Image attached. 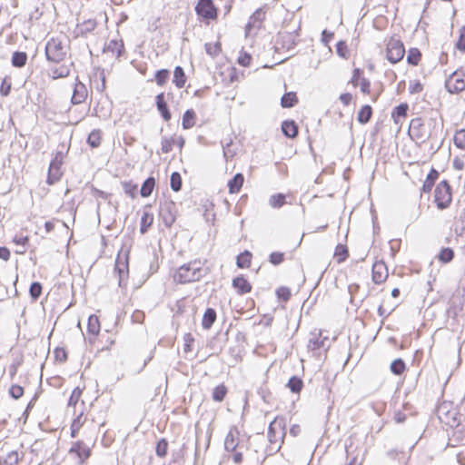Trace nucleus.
Here are the masks:
<instances>
[{"instance_id": "obj_1", "label": "nucleus", "mask_w": 465, "mask_h": 465, "mask_svg": "<svg viewBox=\"0 0 465 465\" xmlns=\"http://www.w3.org/2000/svg\"><path fill=\"white\" fill-rule=\"evenodd\" d=\"M205 274L202 268L201 262L193 261L179 267L173 278L174 281L184 284L192 282L200 281Z\"/></svg>"}, {"instance_id": "obj_2", "label": "nucleus", "mask_w": 465, "mask_h": 465, "mask_svg": "<svg viewBox=\"0 0 465 465\" xmlns=\"http://www.w3.org/2000/svg\"><path fill=\"white\" fill-rule=\"evenodd\" d=\"M69 51V46L64 45L59 38H51L45 45V54L46 60L53 64L62 63Z\"/></svg>"}, {"instance_id": "obj_3", "label": "nucleus", "mask_w": 465, "mask_h": 465, "mask_svg": "<svg viewBox=\"0 0 465 465\" xmlns=\"http://www.w3.org/2000/svg\"><path fill=\"white\" fill-rule=\"evenodd\" d=\"M268 440L271 444L279 443L276 451L281 449L285 436V420L283 418L276 417L269 425Z\"/></svg>"}, {"instance_id": "obj_4", "label": "nucleus", "mask_w": 465, "mask_h": 465, "mask_svg": "<svg viewBox=\"0 0 465 465\" xmlns=\"http://www.w3.org/2000/svg\"><path fill=\"white\" fill-rule=\"evenodd\" d=\"M434 198L437 207L440 210L446 209L451 203V188L448 181H441L435 189Z\"/></svg>"}, {"instance_id": "obj_5", "label": "nucleus", "mask_w": 465, "mask_h": 465, "mask_svg": "<svg viewBox=\"0 0 465 465\" xmlns=\"http://www.w3.org/2000/svg\"><path fill=\"white\" fill-rule=\"evenodd\" d=\"M445 87L450 94H459L465 90V70L454 71L445 81Z\"/></svg>"}, {"instance_id": "obj_6", "label": "nucleus", "mask_w": 465, "mask_h": 465, "mask_svg": "<svg viewBox=\"0 0 465 465\" xmlns=\"http://www.w3.org/2000/svg\"><path fill=\"white\" fill-rule=\"evenodd\" d=\"M177 213V206L174 202L171 200L160 202L159 215L166 227H171L174 223Z\"/></svg>"}, {"instance_id": "obj_7", "label": "nucleus", "mask_w": 465, "mask_h": 465, "mask_svg": "<svg viewBox=\"0 0 465 465\" xmlns=\"http://www.w3.org/2000/svg\"><path fill=\"white\" fill-rule=\"evenodd\" d=\"M129 253L128 252L122 254L118 253L115 260L114 272L118 274V285L120 287L126 286V280L129 274Z\"/></svg>"}, {"instance_id": "obj_8", "label": "nucleus", "mask_w": 465, "mask_h": 465, "mask_svg": "<svg viewBox=\"0 0 465 465\" xmlns=\"http://www.w3.org/2000/svg\"><path fill=\"white\" fill-rule=\"evenodd\" d=\"M405 54L402 42L397 38H391L387 45V58L391 64L400 62Z\"/></svg>"}, {"instance_id": "obj_9", "label": "nucleus", "mask_w": 465, "mask_h": 465, "mask_svg": "<svg viewBox=\"0 0 465 465\" xmlns=\"http://www.w3.org/2000/svg\"><path fill=\"white\" fill-rule=\"evenodd\" d=\"M195 12L199 16L206 20H214L218 15V9L215 7L213 0H198Z\"/></svg>"}, {"instance_id": "obj_10", "label": "nucleus", "mask_w": 465, "mask_h": 465, "mask_svg": "<svg viewBox=\"0 0 465 465\" xmlns=\"http://www.w3.org/2000/svg\"><path fill=\"white\" fill-rule=\"evenodd\" d=\"M64 153L62 152H57L54 158L51 161L46 180L48 184H54L60 180L63 174L61 171Z\"/></svg>"}, {"instance_id": "obj_11", "label": "nucleus", "mask_w": 465, "mask_h": 465, "mask_svg": "<svg viewBox=\"0 0 465 465\" xmlns=\"http://www.w3.org/2000/svg\"><path fill=\"white\" fill-rule=\"evenodd\" d=\"M409 134L412 139L420 142H425L430 136V134L425 132L421 118H414L411 121Z\"/></svg>"}, {"instance_id": "obj_12", "label": "nucleus", "mask_w": 465, "mask_h": 465, "mask_svg": "<svg viewBox=\"0 0 465 465\" xmlns=\"http://www.w3.org/2000/svg\"><path fill=\"white\" fill-rule=\"evenodd\" d=\"M388 269L384 262H376L372 265V281L380 284L388 278Z\"/></svg>"}, {"instance_id": "obj_13", "label": "nucleus", "mask_w": 465, "mask_h": 465, "mask_svg": "<svg viewBox=\"0 0 465 465\" xmlns=\"http://www.w3.org/2000/svg\"><path fill=\"white\" fill-rule=\"evenodd\" d=\"M87 88L85 84L76 78V83L74 84L73 95L71 97V102L73 104H80L84 103L87 97Z\"/></svg>"}, {"instance_id": "obj_14", "label": "nucleus", "mask_w": 465, "mask_h": 465, "mask_svg": "<svg viewBox=\"0 0 465 465\" xmlns=\"http://www.w3.org/2000/svg\"><path fill=\"white\" fill-rule=\"evenodd\" d=\"M238 436V429L235 426L232 427L229 432L227 433L224 440V449L227 451H235L239 444Z\"/></svg>"}, {"instance_id": "obj_15", "label": "nucleus", "mask_w": 465, "mask_h": 465, "mask_svg": "<svg viewBox=\"0 0 465 465\" xmlns=\"http://www.w3.org/2000/svg\"><path fill=\"white\" fill-rule=\"evenodd\" d=\"M155 104L157 110L162 115L163 119L166 122L170 121L172 114L165 101L164 93H160L156 95Z\"/></svg>"}, {"instance_id": "obj_16", "label": "nucleus", "mask_w": 465, "mask_h": 465, "mask_svg": "<svg viewBox=\"0 0 465 465\" xmlns=\"http://www.w3.org/2000/svg\"><path fill=\"white\" fill-rule=\"evenodd\" d=\"M297 37V31L283 32L279 34V38L281 39L282 47L287 48L288 50H291L296 46L298 44Z\"/></svg>"}, {"instance_id": "obj_17", "label": "nucleus", "mask_w": 465, "mask_h": 465, "mask_svg": "<svg viewBox=\"0 0 465 465\" xmlns=\"http://www.w3.org/2000/svg\"><path fill=\"white\" fill-rule=\"evenodd\" d=\"M184 143L185 141L182 136H179L178 138H167L166 136H163L161 142V150L163 153H168L172 151L173 145L176 144L179 148H183Z\"/></svg>"}, {"instance_id": "obj_18", "label": "nucleus", "mask_w": 465, "mask_h": 465, "mask_svg": "<svg viewBox=\"0 0 465 465\" xmlns=\"http://www.w3.org/2000/svg\"><path fill=\"white\" fill-rule=\"evenodd\" d=\"M232 287L240 295L248 293L252 291L251 283L242 276H237L232 280Z\"/></svg>"}, {"instance_id": "obj_19", "label": "nucleus", "mask_w": 465, "mask_h": 465, "mask_svg": "<svg viewBox=\"0 0 465 465\" xmlns=\"http://www.w3.org/2000/svg\"><path fill=\"white\" fill-rule=\"evenodd\" d=\"M70 452L76 453V455L82 461L88 459L89 456L91 455V450L89 447L86 446L83 441L74 442L70 449Z\"/></svg>"}, {"instance_id": "obj_20", "label": "nucleus", "mask_w": 465, "mask_h": 465, "mask_svg": "<svg viewBox=\"0 0 465 465\" xmlns=\"http://www.w3.org/2000/svg\"><path fill=\"white\" fill-rule=\"evenodd\" d=\"M124 51V46L122 41L111 40L104 48L106 54L111 53L116 58L120 57Z\"/></svg>"}, {"instance_id": "obj_21", "label": "nucleus", "mask_w": 465, "mask_h": 465, "mask_svg": "<svg viewBox=\"0 0 465 465\" xmlns=\"http://www.w3.org/2000/svg\"><path fill=\"white\" fill-rule=\"evenodd\" d=\"M70 66L62 64L58 67H50L47 71V75L53 80L59 78H65L70 74Z\"/></svg>"}, {"instance_id": "obj_22", "label": "nucleus", "mask_w": 465, "mask_h": 465, "mask_svg": "<svg viewBox=\"0 0 465 465\" xmlns=\"http://www.w3.org/2000/svg\"><path fill=\"white\" fill-rule=\"evenodd\" d=\"M282 132L288 138H295L298 135V126L294 121L286 120L282 124Z\"/></svg>"}, {"instance_id": "obj_23", "label": "nucleus", "mask_w": 465, "mask_h": 465, "mask_svg": "<svg viewBox=\"0 0 465 465\" xmlns=\"http://www.w3.org/2000/svg\"><path fill=\"white\" fill-rule=\"evenodd\" d=\"M216 312L213 308H207L203 313L202 320V326L204 330H209L212 328L213 324L216 321Z\"/></svg>"}, {"instance_id": "obj_24", "label": "nucleus", "mask_w": 465, "mask_h": 465, "mask_svg": "<svg viewBox=\"0 0 465 465\" xmlns=\"http://www.w3.org/2000/svg\"><path fill=\"white\" fill-rule=\"evenodd\" d=\"M244 182V176L242 173H236L229 182H228V187L229 192L231 193H238Z\"/></svg>"}, {"instance_id": "obj_25", "label": "nucleus", "mask_w": 465, "mask_h": 465, "mask_svg": "<svg viewBox=\"0 0 465 465\" xmlns=\"http://www.w3.org/2000/svg\"><path fill=\"white\" fill-rule=\"evenodd\" d=\"M372 115V108L369 104L363 105L358 112L357 120L361 124H366L370 122Z\"/></svg>"}, {"instance_id": "obj_26", "label": "nucleus", "mask_w": 465, "mask_h": 465, "mask_svg": "<svg viewBox=\"0 0 465 465\" xmlns=\"http://www.w3.org/2000/svg\"><path fill=\"white\" fill-rule=\"evenodd\" d=\"M12 65L16 68H22L26 64L27 54L25 52L15 51L12 55Z\"/></svg>"}, {"instance_id": "obj_27", "label": "nucleus", "mask_w": 465, "mask_h": 465, "mask_svg": "<svg viewBox=\"0 0 465 465\" xmlns=\"http://www.w3.org/2000/svg\"><path fill=\"white\" fill-rule=\"evenodd\" d=\"M196 114L193 109H188L183 115L182 125L183 129H190L195 125Z\"/></svg>"}, {"instance_id": "obj_28", "label": "nucleus", "mask_w": 465, "mask_h": 465, "mask_svg": "<svg viewBox=\"0 0 465 465\" xmlns=\"http://www.w3.org/2000/svg\"><path fill=\"white\" fill-rule=\"evenodd\" d=\"M153 223V214L144 211L141 217L140 232L144 234Z\"/></svg>"}, {"instance_id": "obj_29", "label": "nucleus", "mask_w": 465, "mask_h": 465, "mask_svg": "<svg viewBox=\"0 0 465 465\" xmlns=\"http://www.w3.org/2000/svg\"><path fill=\"white\" fill-rule=\"evenodd\" d=\"M173 84L178 87L182 88L184 86L186 82V76L184 70L182 66L177 65L173 72Z\"/></svg>"}, {"instance_id": "obj_30", "label": "nucleus", "mask_w": 465, "mask_h": 465, "mask_svg": "<svg viewBox=\"0 0 465 465\" xmlns=\"http://www.w3.org/2000/svg\"><path fill=\"white\" fill-rule=\"evenodd\" d=\"M439 177V173L435 169H431L428 173L427 178L422 185V191L424 193H430Z\"/></svg>"}, {"instance_id": "obj_31", "label": "nucleus", "mask_w": 465, "mask_h": 465, "mask_svg": "<svg viewBox=\"0 0 465 465\" xmlns=\"http://www.w3.org/2000/svg\"><path fill=\"white\" fill-rule=\"evenodd\" d=\"M298 103V97L294 92L286 93L281 99V105L283 108H292Z\"/></svg>"}, {"instance_id": "obj_32", "label": "nucleus", "mask_w": 465, "mask_h": 465, "mask_svg": "<svg viewBox=\"0 0 465 465\" xmlns=\"http://www.w3.org/2000/svg\"><path fill=\"white\" fill-rule=\"evenodd\" d=\"M321 332L317 335L315 333H312V337L309 339L308 348L312 351L319 350L325 345L326 338L322 339Z\"/></svg>"}, {"instance_id": "obj_33", "label": "nucleus", "mask_w": 465, "mask_h": 465, "mask_svg": "<svg viewBox=\"0 0 465 465\" xmlns=\"http://www.w3.org/2000/svg\"><path fill=\"white\" fill-rule=\"evenodd\" d=\"M155 186V179L153 177H148L142 184L140 194L142 197H148L152 194L153 190Z\"/></svg>"}, {"instance_id": "obj_34", "label": "nucleus", "mask_w": 465, "mask_h": 465, "mask_svg": "<svg viewBox=\"0 0 465 465\" xmlns=\"http://www.w3.org/2000/svg\"><path fill=\"white\" fill-rule=\"evenodd\" d=\"M101 140H102L101 130L94 129L89 134L86 142L92 148H97L101 144Z\"/></svg>"}, {"instance_id": "obj_35", "label": "nucleus", "mask_w": 465, "mask_h": 465, "mask_svg": "<svg viewBox=\"0 0 465 465\" xmlns=\"http://www.w3.org/2000/svg\"><path fill=\"white\" fill-rule=\"evenodd\" d=\"M228 390L224 384H220L216 386L212 394V398L214 401L221 402L224 400Z\"/></svg>"}, {"instance_id": "obj_36", "label": "nucleus", "mask_w": 465, "mask_h": 465, "mask_svg": "<svg viewBox=\"0 0 465 465\" xmlns=\"http://www.w3.org/2000/svg\"><path fill=\"white\" fill-rule=\"evenodd\" d=\"M87 331L90 334L97 335L100 331V322L96 315H91L88 318Z\"/></svg>"}, {"instance_id": "obj_37", "label": "nucleus", "mask_w": 465, "mask_h": 465, "mask_svg": "<svg viewBox=\"0 0 465 465\" xmlns=\"http://www.w3.org/2000/svg\"><path fill=\"white\" fill-rule=\"evenodd\" d=\"M287 387L290 389V391L293 393H299L302 387H303V381L301 378L297 376H292L290 378Z\"/></svg>"}, {"instance_id": "obj_38", "label": "nucleus", "mask_w": 465, "mask_h": 465, "mask_svg": "<svg viewBox=\"0 0 465 465\" xmlns=\"http://www.w3.org/2000/svg\"><path fill=\"white\" fill-rule=\"evenodd\" d=\"M390 370L395 375H401L406 370V364L402 359L398 358L391 363Z\"/></svg>"}, {"instance_id": "obj_39", "label": "nucleus", "mask_w": 465, "mask_h": 465, "mask_svg": "<svg viewBox=\"0 0 465 465\" xmlns=\"http://www.w3.org/2000/svg\"><path fill=\"white\" fill-rule=\"evenodd\" d=\"M437 257L440 262L448 263L453 260L454 251L450 247H444L440 250Z\"/></svg>"}, {"instance_id": "obj_40", "label": "nucleus", "mask_w": 465, "mask_h": 465, "mask_svg": "<svg viewBox=\"0 0 465 465\" xmlns=\"http://www.w3.org/2000/svg\"><path fill=\"white\" fill-rule=\"evenodd\" d=\"M252 253L249 251H244L237 256L236 264L239 268H247L251 264Z\"/></svg>"}, {"instance_id": "obj_41", "label": "nucleus", "mask_w": 465, "mask_h": 465, "mask_svg": "<svg viewBox=\"0 0 465 465\" xmlns=\"http://www.w3.org/2000/svg\"><path fill=\"white\" fill-rule=\"evenodd\" d=\"M20 457L16 450H12L6 454L2 461H0V465H17L19 462Z\"/></svg>"}, {"instance_id": "obj_42", "label": "nucleus", "mask_w": 465, "mask_h": 465, "mask_svg": "<svg viewBox=\"0 0 465 465\" xmlns=\"http://www.w3.org/2000/svg\"><path fill=\"white\" fill-rule=\"evenodd\" d=\"M421 58V53L418 48H411L407 55V62L411 65H418Z\"/></svg>"}, {"instance_id": "obj_43", "label": "nucleus", "mask_w": 465, "mask_h": 465, "mask_svg": "<svg viewBox=\"0 0 465 465\" xmlns=\"http://www.w3.org/2000/svg\"><path fill=\"white\" fill-rule=\"evenodd\" d=\"M170 185L173 191L179 192L182 189L183 181L182 176L178 172H173L171 174Z\"/></svg>"}, {"instance_id": "obj_44", "label": "nucleus", "mask_w": 465, "mask_h": 465, "mask_svg": "<svg viewBox=\"0 0 465 465\" xmlns=\"http://www.w3.org/2000/svg\"><path fill=\"white\" fill-rule=\"evenodd\" d=\"M96 25L97 24H96L95 20L88 19V20L83 22L79 25V30L82 35H85V34H88V33H91L92 31H94V28L96 27Z\"/></svg>"}, {"instance_id": "obj_45", "label": "nucleus", "mask_w": 465, "mask_h": 465, "mask_svg": "<svg viewBox=\"0 0 465 465\" xmlns=\"http://www.w3.org/2000/svg\"><path fill=\"white\" fill-rule=\"evenodd\" d=\"M348 249L345 245L338 244L335 249L334 256L339 263L344 262L348 257Z\"/></svg>"}, {"instance_id": "obj_46", "label": "nucleus", "mask_w": 465, "mask_h": 465, "mask_svg": "<svg viewBox=\"0 0 465 465\" xmlns=\"http://www.w3.org/2000/svg\"><path fill=\"white\" fill-rule=\"evenodd\" d=\"M42 284L38 282L31 283L29 288V293L33 301H37L42 294Z\"/></svg>"}, {"instance_id": "obj_47", "label": "nucleus", "mask_w": 465, "mask_h": 465, "mask_svg": "<svg viewBox=\"0 0 465 465\" xmlns=\"http://www.w3.org/2000/svg\"><path fill=\"white\" fill-rule=\"evenodd\" d=\"M269 203L273 208H280L285 203V195L282 193L273 194L270 197Z\"/></svg>"}, {"instance_id": "obj_48", "label": "nucleus", "mask_w": 465, "mask_h": 465, "mask_svg": "<svg viewBox=\"0 0 465 465\" xmlns=\"http://www.w3.org/2000/svg\"><path fill=\"white\" fill-rule=\"evenodd\" d=\"M454 144L460 149H465V129H460L455 133Z\"/></svg>"}, {"instance_id": "obj_49", "label": "nucleus", "mask_w": 465, "mask_h": 465, "mask_svg": "<svg viewBox=\"0 0 465 465\" xmlns=\"http://www.w3.org/2000/svg\"><path fill=\"white\" fill-rule=\"evenodd\" d=\"M169 75H170V72L167 69H161V70L156 71L155 76H154L156 84L158 85L163 86L166 83L167 79L169 78Z\"/></svg>"}, {"instance_id": "obj_50", "label": "nucleus", "mask_w": 465, "mask_h": 465, "mask_svg": "<svg viewBox=\"0 0 465 465\" xmlns=\"http://www.w3.org/2000/svg\"><path fill=\"white\" fill-rule=\"evenodd\" d=\"M168 450V441L165 439H161L155 448V452L158 457H165Z\"/></svg>"}, {"instance_id": "obj_51", "label": "nucleus", "mask_w": 465, "mask_h": 465, "mask_svg": "<svg viewBox=\"0 0 465 465\" xmlns=\"http://www.w3.org/2000/svg\"><path fill=\"white\" fill-rule=\"evenodd\" d=\"M204 47H205L206 53L209 55H211L212 57H216L221 52V44L220 43H215V44L206 43Z\"/></svg>"}, {"instance_id": "obj_52", "label": "nucleus", "mask_w": 465, "mask_h": 465, "mask_svg": "<svg viewBox=\"0 0 465 465\" xmlns=\"http://www.w3.org/2000/svg\"><path fill=\"white\" fill-rule=\"evenodd\" d=\"M409 109V105L407 104H401L393 109L392 117L395 122H397L396 117H405L407 115V112Z\"/></svg>"}, {"instance_id": "obj_53", "label": "nucleus", "mask_w": 465, "mask_h": 465, "mask_svg": "<svg viewBox=\"0 0 465 465\" xmlns=\"http://www.w3.org/2000/svg\"><path fill=\"white\" fill-rule=\"evenodd\" d=\"M336 53L341 58H344V59L348 58L349 49H348V46H347V44L345 41H339L336 44Z\"/></svg>"}, {"instance_id": "obj_54", "label": "nucleus", "mask_w": 465, "mask_h": 465, "mask_svg": "<svg viewBox=\"0 0 465 465\" xmlns=\"http://www.w3.org/2000/svg\"><path fill=\"white\" fill-rule=\"evenodd\" d=\"M82 392L83 391L79 387L74 388L68 400V406H75L81 398Z\"/></svg>"}, {"instance_id": "obj_55", "label": "nucleus", "mask_w": 465, "mask_h": 465, "mask_svg": "<svg viewBox=\"0 0 465 465\" xmlns=\"http://www.w3.org/2000/svg\"><path fill=\"white\" fill-rule=\"evenodd\" d=\"M123 188H124V193L131 196V197H135V194H136V191H137V185L133 183L132 182H124L123 183Z\"/></svg>"}, {"instance_id": "obj_56", "label": "nucleus", "mask_w": 465, "mask_h": 465, "mask_svg": "<svg viewBox=\"0 0 465 465\" xmlns=\"http://www.w3.org/2000/svg\"><path fill=\"white\" fill-rule=\"evenodd\" d=\"M9 394L13 399L18 400L24 394V388L21 387L20 385L14 384L9 389Z\"/></svg>"}, {"instance_id": "obj_57", "label": "nucleus", "mask_w": 465, "mask_h": 465, "mask_svg": "<svg viewBox=\"0 0 465 465\" xmlns=\"http://www.w3.org/2000/svg\"><path fill=\"white\" fill-rule=\"evenodd\" d=\"M284 260V254L280 252H273L270 254V262L273 265L281 264Z\"/></svg>"}, {"instance_id": "obj_58", "label": "nucleus", "mask_w": 465, "mask_h": 465, "mask_svg": "<svg viewBox=\"0 0 465 465\" xmlns=\"http://www.w3.org/2000/svg\"><path fill=\"white\" fill-rule=\"evenodd\" d=\"M276 294L279 299L284 302L288 301L291 297L290 289L287 287H280L279 289H277Z\"/></svg>"}, {"instance_id": "obj_59", "label": "nucleus", "mask_w": 465, "mask_h": 465, "mask_svg": "<svg viewBox=\"0 0 465 465\" xmlns=\"http://www.w3.org/2000/svg\"><path fill=\"white\" fill-rule=\"evenodd\" d=\"M11 91V82L5 78L0 85V94L3 96H7Z\"/></svg>"}, {"instance_id": "obj_60", "label": "nucleus", "mask_w": 465, "mask_h": 465, "mask_svg": "<svg viewBox=\"0 0 465 465\" xmlns=\"http://www.w3.org/2000/svg\"><path fill=\"white\" fill-rule=\"evenodd\" d=\"M265 13L262 10L259 9L253 13V15L251 16V20L252 21L253 25H255V23L257 22L261 24L263 21Z\"/></svg>"}, {"instance_id": "obj_61", "label": "nucleus", "mask_w": 465, "mask_h": 465, "mask_svg": "<svg viewBox=\"0 0 465 465\" xmlns=\"http://www.w3.org/2000/svg\"><path fill=\"white\" fill-rule=\"evenodd\" d=\"M457 48L460 51H465V26L460 29V37L456 45Z\"/></svg>"}, {"instance_id": "obj_62", "label": "nucleus", "mask_w": 465, "mask_h": 465, "mask_svg": "<svg viewBox=\"0 0 465 465\" xmlns=\"http://www.w3.org/2000/svg\"><path fill=\"white\" fill-rule=\"evenodd\" d=\"M409 90L411 94H419L422 92L423 86L420 81H415L413 83H411Z\"/></svg>"}, {"instance_id": "obj_63", "label": "nucleus", "mask_w": 465, "mask_h": 465, "mask_svg": "<svg viewBox=\"0 0 465 465\" xmlns=\"http://www.w3.org/2000/svg\"><path fill=\"white\" fill-rule=\"evenodd\" d=\"M251 60L252 56L249 54L244 53L239 56L238 64L242 66H249Z\"/></svg>"}, {"instance_id": "obj_64", "label": "nucleus", "mask_w": 465, "mask_h": 465, "mask_svg": "<svg viewBox=\"0 0 465 465\" xmlns=\"http://www.w3.org/2000/svg\"><path fill=\"white\" fill-rule=\"evenodd\" d=\"M13 242L16 245H21L22 247H25L29 242V237L24 235H15L13 239Z\"/></svg>"}]
</instances>
